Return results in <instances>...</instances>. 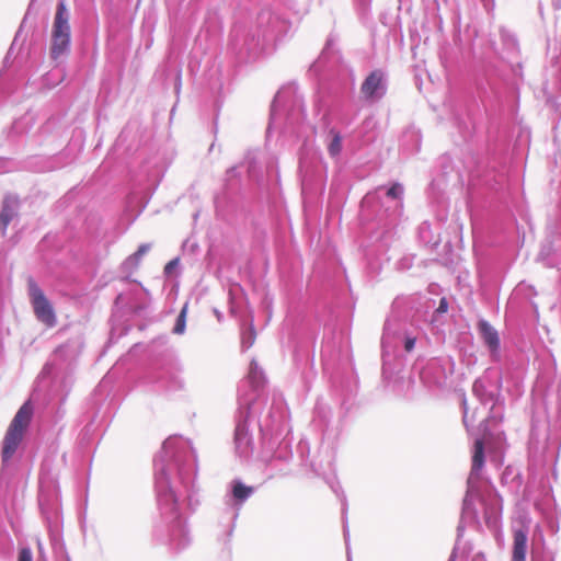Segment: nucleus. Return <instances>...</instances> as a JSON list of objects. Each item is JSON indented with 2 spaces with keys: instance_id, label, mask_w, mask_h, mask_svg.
<instances>
[{
  "instance_id": "9d476101",
  "label": "nucleus",
  "mask_w": 561,
  "mask_h": 561,
  "mask_svg": "<svg viewBox=\"0 0 561 561\" xmlns=\"http://www.w3.org/2000/svg\"><path fill=\"white\" fill-rule=\"evenodd\" d=\"M253 493L252 486H247L241 482H236L233 484L232 494L233 497L238 501L247 500Z\"/></svg>"
},
{
  "instance_id": "ddd939ff",
  "label": "nucleus",
  "mask_w": 561,
  "mask_h": 561,
  "mask_svg": "<svg viewBox=\"0 0 561 561\" xmlns=\"http://www.w3.org/2000/svg\"><path fill=\"white\" fill-rule=\"evenodd\" d=\"M342 149V138L339 134H334L333 139L329 145V152L331 156L335 157L341 152Z\"/></svg>"
},
{
  "instance_id": "7ed1b4c3",
  "label": "nucleus",
  "mask_w": 561,
  "mask_h": 561,
  "mask_svg": "<svg viewBox=\"0 0 561 561\" xmlns=\"http://www.w3.org/2000/svg\"><path fill=\"white\" fill-rule=\"evenodd\" d=\"M27 288L36 319L47 328H54L57 324V318L53 305L33 278L27 280Z\"/></svg>"
},
{
  "instance_id": "423d86ee",
  "label": "nucleus",
  "mask_w": 561,
  "mask_h": 561,
  "mask_svg": "<svg viewBox=\"0 0 561 561\" xmlns=\"http://www.w3.org/2000/svg\"><path fill=\"white\" fill-rule=\"evenodd\" d=\"M478 330L491 352H497L500 347V337L497 331L485 320L479 321Z\"/></svg>"
},
{
  "instance_id": "2eb2a0df",
  "label": "nucleus",
  "mask_w": 561,
  "mask_h": 561,
  "mask_svg": "<svg viewBox=\"0 0 561 561\" xmlns=\"http://www.w3.org/2000/svg\"><path fill=\"white\" fill-rule=\"evenodd\" d=\"M18 561H33L32 551L30 548H22L19 552Z\"/></svg>"
},
{
  "instance_id": "f3484780",
  "label": "nucleus",
  "mask_w": 561,
  "mask_h": 561,
  "mask_svg": "<svg viewBox=\"0 0 561 561\" xmlns=\"http://www.w3.org/2000/svg\"><path fill=\"white\" fill-rule=\"evenodd\" d=\"M178 262H179V260H178V259H174V260L170 261V262L164 266V272H165L167 274H170V273L173 271V268L178 265Z\"/></svg>"
},
{
  "instance_id": "9b49d317",
  "label": "nucleus",
  "mask_w": 561,
  "mask_h": 561,
  "mask_svg": "<svg viewBox=\"0 0 561 561\" xmlns=\"http://www.w3.org/2000/svg\"><path fill=\"white\" fill-rule=\"evenodd\" d=\"M150 248L151 245L149 243L140 244L137 251L128 257V261L137 266L140 263L141 257L149 252Z\"/></svg>"
},
{
  "instance_id": "0eeeda50",
  "label": "nucleus",
  "mask_w": 561,
  "mask_h": 561,
  "mask_svg": "<svg viewBox=\"0 0 561 561\" xmlns=\"http://www.w3.org/2000/svg\"><path fill=\"white\" fill-rule=\"evenodd\" d=\"M19 201L13 197H5L2 203V208L0 211V226L3 231L7 230L9 224L12 221L14 216L16 215V207Z\"/></svg>"
},
{
  "instance_id": "39448f33",
  "label": "nucleus",
  "mask_w": 561,
  "mask_h": 561,
  "mask_svg": "<svg viewBox=\"0 0 561 561\" xmlns=\"http://www.w3.org/2000/svg\"><path fill=\"white\" fill-rule=\"evenodd\" d=\"M527 531L515 529L513 534L512 561H526Z\"/></svg>"
},
{
  "instance_id": "6ab92c4d",
  "label": "nucleus",
  "mask_w": 561,
  "mask_h": 561,
  "mask_svg": "<svg viewBox=\"0 0 561 561\" xmlns=\"http://www.w3.org/2000/svg\"><path fill=\"white\" fill-rule=\"evenodd\" d=\"M254 336H255V332L253 329L250 330V342H249V346H251L253 344V341H254Z\"/></svg>"
},
{
  "instance_id": "f257e3e1",
  "label": "nucleus",
  "mask_w": 561,
  "mask_h": 561,
  "mask_svg": "<svg viewBox=\"0 0 561 561\" xmlns=\"http://www.w3.org/2000/svg\"><path fill=\"white\" fill-rule=\"evenodd\" d=\"M33 416V407L26 401L16 412L11 421L2 443V460L9 461L15 454L19 445L23 440L24 434L31 424Z\"/></svg>"
},
{
  "instance_id": "aec40b11",
  "label": "nucleus",
  "mask_w": 561,
  "mask_h": 561,
  "mask_svg": "<svg viewBox=\"0 0 561 561\" xmlns=\"http://www.w3.org/2000/svg\"><path fill=\"white\" fill-rule=\"evenodd\" d=\"M448 561H455V557L451 556Z\"/></svg>"
},
{
  "instance_id": "f8f14e48",
  "label": "nucleus",
  "mask_w": 561,
  "mask_h": 561,
  "mask_svg": "<svg viewBox=\"0 0 561 561\" xmlns=\"http://www.w3.org/2000/svg\"><path fill=\"white\" fill-rule=\"evenodd\" d=\"M186 310H187V307L184 306L183 309L181 310L178 319H176V323L174 325V329H173V332L175 334H182L184 333L185 331V325H186Z\"/></svg>"
},
{
  "instance_id": "1a4fd4ad",
  "label": "nucleus",
  "mask_w": 561,
  "mask_h": 561,
  "mask_svg": "<svg viewBox=\"0 0 561 561\" xmlns=\"http://www.w3.org/2000/svg\"><path fill=\"white\" fill-rule=\"evenodd\" d=\"M236 449L241 455H248L250 446V437L244 425L239 424L234 431Z\"/></svg>"
},
{
  "instance_id": "dca6fc26",
  "label": "nucleus",
  "mask_w": 561,
  "mask_h": 561,
  "mask_svg": "<svg viewBox=\"0 0 561 561\" xmlns=\"http://www.w3.org/2000/svg\"><path fill=\"white\" fill-rule=\"evenodd\" d=\"M415 343H416V339L415 337H411V336L405 337L404 350L407 352H412L414 346H415Z\"/></svg>"
},
{
  "instance_id": "f03ea898",
  "label": "nucleus",
  "mask_w": 561,
  "mask_h": 561,
  "mask_svg": "<svg viewBox=\"0 0 561 561\" xmlns=\"http://www.w3.org/2000/svg\"><path fill=\"white\" fill-rule=\"evenodd\" d=\"M70 38L69 15L65 2L60 1L57 5L51 31L50 56L54 60L69 51Z\"/></svg>"
},
{
  "instance_id": "6e6552de",
  "label": "nucleus",
  "mask_w": 561,
  "mask_h": 561,
  "mask_svg": "<svg viewBox=\"0 0 561 561\" xmlns=\"http://www.w3.org/2000/svg\"><path fill=\"white\" fill-rule=\"evenodd\" d=\"M484 442L481 438L474 440L472 450L471 476H479L484 466Z\"/></svg>"
},
{
  "instance_id": "a211bd4d",
  "label": "nucleus",
  "mask_w": 561,
  "mask_h": 561,
  "mask_svg": "<svg viewBox=\"0 0 561 561\" xmlns=\"http://www.w3.org/2000/svg\"><path fill=\"white\" fill-rule=\"evenodd\" d=\"M437 311H439V312H445V311H447V301H446V299H445V298H443V299L440 300V302H439V307H438Z\"/></svg>"
},
{
  "instance_id": "4468645a",
  "label": "nucleus",
  "mask_w": 561,
  "mask_h": 561,
  "mask_svg": "<svg viewBox=\"0 0 561 561\" xmlns=\"http://www.w3.org/2000/svg\"><path fill=\"white\" fill-rule=\"evenodd\" d=\"M403 194V188L399 183H394L388 191L387 196L392 199H399L401 198Z\"/></svg>"
},
{
  "instance_id": "20e7f679",
  "label": "nucleus",
  "mask_w": 561,
  "mask_h": 561,
  "mask_svg": "<svg viewBox=\"0 0 561 561\" xmlns=\"http://www.w3.org/2000/svg\"><path fill=\"white\" fill-rule=\"evenodd\" d=\"M383 75L380 70L373 71L362 83L360 92L366 100H373L382 90Z\"/></svg>"
}]
</instances>
